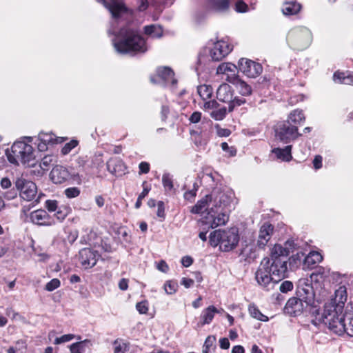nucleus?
Here are the masks:
<instances>
[{"label": "nucleus", "instance_id": "13", "mask_svg": "<svg viewBox=\"0 0 353 353\" xmlns=\"http://www.w3.org/2000/svg\"><path fill=\"white\" fill-rule=\"evenodd\" d=\"M256 279L258 283L267 290H270L275 283L279 282L274 279V276L268 269V266L262 265V262L256 272Z\"/></svg>", "mask_w": 353, "mask_h": 353}, {"label": "nucleus", "instance_id": "24", "mask_svg": "<svg viewBox=\"0 0 353 353\" xmlns=\"http://www.w3.org/2000/svg\"><path fill=\"white\" fill-rule=\"evenodd\" d=\"M208 6L215 12H225L230 8V0H208Z\"/></svg>", "mask_w": 353, "mask_h": 353}, {"label": "nucleus", "instance_id": "39", "mask_svg": "<svg viewBox=\"0 0 353 353\" xmlns=\"http://www.w3.org/2000/svg\"><path fill=\"white\" fill-rule=\"evenodd\" d=\"M227 114V109L225 107H223L219 109H216L210 113L212 118L216 121L223 120Z\"/></svg>", "mask_w": 353, "mask_h": 353}, {"label": "nucleus", "instance_id": "5", "mask_svg": "<svg viewBox=\"0 0 353 353\" xmlns=\"http://www.w3.org/2000/svg\"><path fill=\"white\" fill-rule=\"evenodd\" d=\"M17 190L12 188L10 191L5 193V197L7 199H12L17 196V191L19 192L20 197L27 201H33L34 203H38L42 194L37 196V187L32 181L23 177L17 178L14 182Z\"/></svg>", "mask_w": 353, "mask_h": 353}, {"label": "nucleus", "instance_id": "46", "mask_svg": "<svg viewBox=\"0 0 353 353\" xmlns=\"http://www.w3.org/2000/svg\"><path fill=\"white\" fill-rule=\"evenodd\" d=\"M80 192V190L77 187L68 188L64 191L65 195L69 199L77 197Z\"/></svg>", "mask_w": 353, "mask_h": 353}, {"label": "nucleus", "instance_id": "63", "mask_svg": "<svg viewBox=\"0 0 353 353\" xmlns=\"http://www.w3.org/2000/svg\"><path fill=\"white\" fill-rule=\"evenodd\" d=\"M0 185L1 188L6 190L10 188L12 186V182L8 177H3L0 181Z\"/></svg>", "mask_w": 353, "mask_h": 353}, {"label": "nucleus", "instance_id": "60", "mask_svg": "<svg viewBox=\"0 0 353 353\" xmlns=\"http://www.w3.org/2000/svg\"><path fill=\"white\" fill-rule=\"evenodd\" d=\"M157 215L158 217L163 218V219L165 218V214L164 203L161 201H159L157 203Z\"/></svg>", "mask_w": 353, "mask_h": 353}, {"label": "nucleus", "instance_id": "1", "mask_svg": "<svg viewBox=\"0 0 353 353\" xmlns=\"http://www.w3.org/2000/svg\"><path fill=\"white\" fill-rule=\"evenodd\" d=\"M319 305L315 300L313 287L307 281H299L296 296L289 299L284 311L290 316H296L305 313L312 316L319 314Z\"/></svg>", "mask_w": 353, "mask_h": 353}, {"label": "nucleus", "instance_id": "26", "mask_svg": "<svg viewBox=\"0 0 353 353\" xmlns=\"http://www.w3.org/2000/svg\"><path fill=\"white\" fill-rule=\"evenodd\" d=\"M330 270L322 266H319L315 268L314 272L310 275L311 281L315 283H321L325 279L329 277Z\"/></svg>", "mask_w": 353, "mask_h": 353}, {"label": "nucleus", "instance_id": "33", "mask_svg": "<svg viewBox=\"0 0 353 353\" xmlns=\"http://www.w3.org/2000/svg\"><path fill=\"white\" fill-rule=\"evenodd\" d=\"M197 92L201 98L205 101L211 98L213 93V89L210 85H201L197 87Z\"/></svg>", "mask_w": 353, "mask_h": 353}, {"label": "nucleus", "instance_id": "11", "mask_svg": "<svg viewBox=\"0 0 353 353\" xmlns=\"http://www.w3.org/2000/svg\"><path fill=\"white\" fill-rule=\"evenodd\" d=\"M109 10L112 17L118 19L123 14L128 13V9L125 6L123 0H97Z\"/></svg>", "mask_w": 353, "mask_h": 353}, {"label": "nucleus", "instance_id": "41", "mask_svg": "<svg viewBox=\"0 0 353 353\" xmlns=\"http://www.w3.org/2000/svg\"><path fill=\"white\" fill-rule=\"evenodd\" d=\"M55 212H56V213L54 214L55 217L59 221H62L65 219V217L69 214L70 209L68 208H66L64 206H61V207H59L58 209Z\"/></svg>", "mask_w": 353, "mask_h": 353}, {"label": "nucleus", "instance_id": "64", "mask_svg": "<svg viewBox=\"0 0 353 353\" xmlns=\"http://www.w3.org/2000/svg\"><path fill=\"white\" fill-rule=\"evenodd\" d=\"M157 268L159 271L164 273L168 272V271L169 270L168 265L163 260H161L158 263Z\"/></svg>", "mask_w": 353, "mask_h": 353}, {"label": "nucleus", "instance_id": "40", "mask_svg": "<svg viewBox=\"0 0 353 353\" xmlns=\"http://www.w3.org/2000/svg\"><path fill=\"white\" fill-rule=\"evenodd\" d=\"M216 338L214 336H208L204 343L202 353H209L211 348H214Z\"/></svg>", "mask_w": 353, "mask_h": 353}, {"label": "nucleus", "instance_id": "27", "mask_svg": "<svg viewBox=\"0 0 353 353\" xmlns=\"http://www.w3.org/2000/svg\"><path fill=\"white\" fill-rule=\"evenodd\" d=\"M301 5L296 1H287L284 3L282 12L284 15L290 16L296 14L300 12Z\"/></svg>", "mask_w": 353, "mask_h": 353}, {"label": "nucleus", "instance_id": "36", "mask_svg": "<svg viewBox=\"0 0 353 353\" xmlns=\"http://www.w3.org/2000/svg\"><path fill=\"white\" fill-rule=\"evenodd\" d=\"M210 61L209 57L207 54L200 52L198 56V60L196 62V71L197 74L199 75L200 72L203 70L206 63Z\"/></svg>", "mask_w": 353, "mask_h": 353}, {"label": "nucleus", "instance_id": "42", "mask_svg": "<svg viewBox=\"0 0 353 353\" xmlns=\"http://www.w3.org/2000/svg\"><path fill=\"white\" fill-rule=\"evenodd\" d=\"M228 112H232L236 107H239L245 103V99L243 98L234 97L232 98L230 101L228 102Z\"/></svg>", "mask_w": 353, "mask_h": 353}, {"label": "nucleus", "instance_id": "50", "mask_svg": "<svg viewBox=\"0 0 353 353\" xmlns=\"http://www.w3.org/2000/svg\"><path fill=\"white\" fill-rule=\"evenodd\" d=\"M248 6L243 0H238L235 3L234 10L237 12L243 13L248 11Z\"/></svg>", "mask_w": 353, "mask_h": 353}, {"label": "nucleus", "instance_id": "43", "mask_svg": "<svg viewBox=\"0 0 353 353\" xmlns=\"http://www.w3.org/2000/svg\"><path fill=\"white\" fill-rule=\"evenodd\" d=\"M178 288V283L174 281H168L164 284V290L168 294H174Z\"/></svg>", "mask_w": 353, "mask_h": 353}, {"label": "nucleus", "instance_id": "31", "mask_svg": "<svg viewBox=\"0 0 353 353\" xmlns=\"http://www.w3.org/2000/svg\"><path fill=\"white\" fill-rule=\"evenodd\" d=\"M323 256L317 252H312L307 255L304 259V265L307 268H312L316 263L321 262Z\"/></svg>", "mask_w": 353, "mask_h": 353}, {"label": "nucleus", "instance_id": "51", "mask_svg": "<svg viewBox=\"0 0 353 353\" xmlns=\"http://www.w3.org/2000/svg\"><path fill=\"white\" fill-rule=\"evenodd\" d=\"M84 345L83 342H77L72 343L70 348L71 353H83Z\"/></svg>", "mask_w": 353, "mask_h": 353}, {"label": "nucleus", "instance_id": "55", "mask_svg": "<svg viewBox=\"0 0 353 353\" xmlns=\"http://www.w3.org/2000/svg\"><path fill=\"white\" fill-rule=\"evenodd\" d=\"M279 289L281 292L286 293L293 289V283L290 281H285L281 284Z\"/></svg>", "mask_w": 353, "mask_h": 353}, {"label": "nucleus", "instance_id": "53", "mask_svg": "<svg viewBox=\"0 0 353 353\" xmlns=\"http://www.w3.org/2000/svg\"><path fill=\"white\" fill-rule=\"evenodd\" d=\"M199 224H201L202 226H204L203 228V230L201 231L199 234V237L203 241H206L207 240V233L209 230V229H208V224L207 223H205V221H201L199 222Z\"/></svg>", "mask_w": 353, "mask_h": 353}, {"label": "nucleus", "instance_id": "16", "mask_svg": "<svg viewBox=\"0 0 353 353\" xmlns=\"http://www.w3.org/2000/svg\"><path fill=\"white\" fill-rule=\"evenodd\" d=\"M274 230V226L272 224L265 223H264L259 230L257 247L260 249H263L268 241L271 239Z\"/></svg>", "mask_w": 353, "mask_h": 353}, {"label": "nucleus", "instance_id": "44", "mask_svg": "<svg viewBox=\"0 0 353 353\" xmlns=\"http://www.w3.org/2000/svg\"><path fill=\"white\" fill-rule=\"evenodd\" d=\"M162 183L165 190H171L173 189V181L170 174L165 173L163 174Z\"/></svg>", "mask_w": 353, "mask_h": 353}, {"label": "nucleus", "instance_id": "3", "mask_svg": "<svg viewBox=\"0 0 353 353\" xmlns=\"http://www.w3.org/2000/svg\"><path fill=\"white\" fill-rule=\"evenodd\" d=\"M287 257L288 252L281 245L275 244L271 249L270 259L264 258L261 261L262 265L268 266L276 281L288 276Z\"/></svg>", "mask_w": 353, "mask_h": 353}, {"label": "nucleus", "instance_id": "54", "mask_svg": "<svg viewBox=\"0 0 353 353\" xmlns=\"http://www.w3.org/2000/svg\"><path fill=\"white\" fill-rule=\"evenodd\" d=\"M285 245V247H283V248L288 252V256L289 255L290 252H293L294 250H295L298 247L297 244L295 243L293 239H288V241H286Z\"/></svg>", "mask_w": 353, "mask_h": 353}, {"label": "nucleus", "instance_id": "57", "mask_svg": "<svg viewBox=\"0 0 353 353\" xmlns=\"http://www.w3.org/2000/svg\"><path fill=\"white\" fill-rule=\"evenodd\" d=\"M74 337V336L71 334H64V335L61 336V337L56 338L54 340V344H60V343L70 341L72 339H73Z\"/></svg>", "mask_w": 353, "mask_h": 353}, {"label": "nucleus", "instance_id": "20", "mask_svg": "<svg viewBox=\"0 0 353 353\" xmlns=\"http://www.w3.org/2000/svg\"><path fill=\"white\" fill-rule=\"evenodd\" d=\"M228 81L236 87L242 96H250L252 94L251 85L241 79L238 76L228 77Z\"/></svg>", "mask_w": 353, "mask_h": 353}, {"label": "nucleus", "instance_id": "34", "mask_svg": "<svg viewBox=\"0 0 353 353\" xmlns=\"http://www.w3.org/2000/svg\"><path fill=\"white\" fill-rule=\"evenodd\" d=\"M248 311L251 316L261 321H268V317L263 314L259 308L254 305H249Z\"/></svg>", "mask_w": 353, "mask_h": 353}, {"label": "nucleus", "instance_id": "9", "mask_svg": "<svg viewBox=\"0 0 353 353\" xmlns=\"http://www.w3.org/2000/svg\"><path fill=\"white\" fill-rule=\"evenodd\" d=\"M274 132L276 139L284 143H290L302 136L299 132L298 126L293 125L290 120L278 123L275 126Z\"/></svg>", "mask_w": 353, "mask_h": 353}, {"label": "nucleus", "instance_id": "30", "mask_svg": "<svg viewBox=\"0 0 353 353\" xmlns=\"http://www.w3.org/2000/svg\"><path fill=\"white\" fill-rule=\"evenodd\" d=\"M287 120H290L293 125L298 126L305 121V117L302 110H294L290 112Z\"/></svg>", "mask_w": 353, "mask_h": 353}, {"label": "nucleus", "instance_id": "47", "mask_svg": "<svg viewBox=\"0 0 353 353\" xmlns=\"http://www.w3.org/2000/svg\"><path fill=\"white\" fill-rule=\"evenodd\" d=\"M78 145V141L72 140L67 143L61 149V153L64 155L68 154L70 151Z\"/></svg>", "mask_w": 353, "mask_h": 353}, {"label": "nucleus", "instance_id": "12", "mask_svg": "<svg viewBox=\"0 0 353 353\" xmlns=\"http://www.w3.org/2000/svg\"><path fill=\"white\" fill-rule=\"evenodd\" d=\"M239 70L247 77L255 78L263 71V67L259 63L254 61L241 58L239 61Z\"/></svg>", "mask_w": 353, "mask_h": 353}, {"label": "nucleus", "instance_id": "15", "mask_svg": "<svg viewBox=\"0 0 353 353\" xmlns=\"http://www.w3.org/2000/svg\"><path fill=\"white\" fill-rule=\"evenodd\" d=\"M232 48L224 41H219L214 43L210 50V57L212 61H220L225 58L230 52Z\"/></svg>", "mask_w": 353, "mask_h": 353}, {"label": "nucleus", "instance_id": "38", "mask_svg": "<svg viewBox=\"0 0 353 353\" xmlns=\"http://www.w3.org/2000/svg\"><path fill=\"white\" fill-rule=\"evenodd\" d=\"M38 138L39 141L46 143L49 145L57 143V137L52 133L41 132L39 133Z\"/></svg>", "mask_w": 353, "mask_h": 353}, {"label": "nucleus", "instance_id": "56", "mask_svg": "<svg viewBox=\"0 0 353 353\" xmlns=\"http://www.w3.org/2000/svg\"><path fill=\"white\" fill-rule=\"evenodd\" d=\"M46 208L49 212H55L58 209V202L56 200H46Z\"/></svg>", "mask_w": 353, "mask_h": 353}, {"label": "nucleus", "instance_id": "4", "mask_svg": "<svg viewBox=\"0 0 353 353\" xmlns=\"http://www.w3.org/2000/svg\"><path fill=\"white\" fill-rule=\"evenodd\" d=\"M345 317L342 312L339 313L335 306L328 305L325 306L323 313L320 312L315 315L314 319L312 320L314 324L323 323L333 332L341 335L344 333V322Z\"/></svg>", "mask_w": 353, "mask_h": 353}, {"label": "nucleus", "instance_id": "10", "mask_svg": "<svg viewBox=\"0 0 353 353\" xmlns=\"http://www.w3.org/2000/svg\"><path fill=\"white\" fill-rule=\"evenodd\" d=\"M150 81L154 84H160L163 86H170L173 90L177 83L174 78V71L169 67H160L157 70V76L151 77Z\"/></svg>", "mask_w": 353, "mask_h": 353}, {"label": "nucleus", "instance_id": "19", "mask_svg": "<svg viewBox=\"0 0 353 353\" xmlns=\"http://www.w3.org/2000/svg\"><path fill=\"white\" fill-rule=\"evenodd\" d=\"M107 170L112 174L118 176L125 174L126 166L119 158H112L106 163Z\"/></svg>", "mask_w": 353, "mask_h": 353}, {"label": "nucleus", "instance_id": "49", "mask_svg": "<svg viewBox=\"0 0 353 353\" xmlns=\"http://www.w3.org/2000/svg\"><path fill=\"white\" fill-rule=\"evenodd\" d=\"M60 286V281L58 279H53L46 285L45 290L52 292Z\"/></svg>", "mask_w": 353, "mask_h": 353}, {"label": "nucleus", "instance_id": "52", "mask_svg": "<svg viewBox=\"0 0 353 353\" xmlns=\"http://www.w3.org/2000/svg\"><path fill=\"white\" fill-rule=\"evenodd\" d=\"M136 308L140 314H146L148 311V303L147 301L139 302L136 305Z\"/></svg>", "mask_w": 353, "mask_h": 353}, {"label": "nucleus", "instance_id": "48", "mask_svg": "<svg viewBox=\"0 0 353 353\" xmlns=\"http://www.w3.org/2000/svg\"><path fill=\"white\" fill-rule=\"evenodd\" d=\"M53 161V157L50 155L45 156L40 163V166L43 170H48Z\"/></svg>", "mask_w": 353, "mask_h": 353}, {"label": "nucleus", "instance_id": "45", "mask_svg": "<svg viewBox=\"0 0 353 353\" xmlns=\"http://www.w3.org/2000/svg\"><path fill=\"white\" fill-rule=\"evenodd\" d=\"M348 323L344 322V333H347L350 336H353V317H345Z\"/></svg>", "mask_w": 353, "mask_h": 353}, {"label": "nucleus", "instance_id": "21", "mask_svg": "<svg viewBox=\"0 0 353 353\" xmlns=\"http://www.w3.org/2000/svg\"><path fill=\"white\" fill-rule=\"evenodd\" d=\"M212 192H214V194L212 195V199H214L216 207L218 205L219 207H225L230 203L232 198V193L231 192H219L215 190Z\"/></svg>", "mask_w": 353, "mask_h": 353}, {"label": "nucleus", "instance_id": "23", "mask_svg": "<svg viewBox=\"0 0 353 353\" xmlns=\"http://www.w3.org/2000/svg\"><path fill=\"white\" fill-rule=\"evenodd\" d=\"M218 312L219 310L214 305H210L204 309L200 316V321L198 323V326L202 327L206 324H210L213 320L215 314Z\"/></svg>", "mask_w": 353, "mask_h": 353}, {"label": "nucleus", "instance_id": "32", "mask_svg": "<svg viewBox=\"0 0 353 353\" xmlns=\"http://www.w3.org/2000/svg\"><path fill=\"white\" fill-rule=\"evenodd\" d=\"M144 32L152 38H160L163 35L161 27L154 24L145 26Z\"/></svg>", "mask_w": 353, "mask_h": 353}, {"label": "nucleus", "instance_id": "61", "mask_svg": "<svg viewBox=\"0 0 353 353\" xmlns=\"http://www.w3.org/2000/svg\"><path fill=\"white\" fill-rule=\"evenodd\" d=\"M201 119V112L196 111L194 112L189 118V121L192 123H197Z\"/></svg>", "mask_w": 353, "mask_h": 353}, {"label": "nucleus", "instance_id": "25", "mask_svg": "<svg viewBox=\"0 0 353 353\" xmlns=\"http://www.w3.org/2000/svg\"><path fill=\"white\" fill-rule=\"evenodd\" d=\"M292 145H288L283 148H276L272 150V152L276 155L277 159L283 161H290L292 159Z\"/></svg>", "mask_w": 353, "mask_h": 353}, {"label": "nucleus", "instance_id": "7", "mask_svg": "<svg viewBox=\"0 0 353 353\" xmlns=\"http://www.w3.org/2000/svg\"><path fill=\"white\" fill-rule=\"evenodd\" d=\"M312 41V34L305 26H296L288 33V46L294 50H303L308 48Z\"/></svg>", "mask_w": 353, "mask_h": 353}, {"label": "nucleus", "instance_id": "22", "mask_svg": "<svg viewBox=\"0 0 353 353\" xmlns=\"http://www.w3.org/2000/svg\"><path fill=\"white\" fill-rule=\"evenodd\" d=\"M216 98L223 103H228L233 98V90L227 83H222L216 90Z\"/></svg>", "mask_w": 353, "mask_h": 353}, {"label": "nucleus", "instance_id": "29", "mask_svg": "<svg viewBox=\"0 0 353 353\" xmlns=\"http://www.w3.org/2000/svg\"><path fill=\"white\" fill-rule=\"evenodd\" d=\"M214 194V192H212L211 194H208L204 198L198 201L197 203L192 208L191 212L193 214H200L202 212L208 202L212 201V195Z\"/></svg>", "mask_w": 353, "mask_h": 353}, {"label": "nucleus", "instance_id": "28", "mask_svg": "<svg viewBox=\"0 0 353 353\" xmlns=\"http://www.w3.org/2000/svg\"><path fill=\"white\" fill-rule=\"evenodd\" d=\"M333 79L335 82L353 85V73L336 72Z\"/></svg>", "mask_w": 353, "mask_h": 353}, {"label": "nucleus", "instance_id": "18", "mask_svg": "<svg viewBox=\"0 0 353 353\" xmlns=\"http://www.w3.org/2000/svg\"><path fill=\"white\" fill-rule=\"evenodd\" d=\"M50 175L52 182L56 184H61L70 177V173L67 168L59 165L52 168Z\"/></svg>", "mask_w": 353, "mask_h": 353}, {"label": "nucleus", "instance_id": "8", "mask_svg": "<svg viewBox=\"0 0 353 353\" xmlns=\"http://www.w3.org/2000/svg\"><path fill=\"white\" fill-rule=\"evenodd\" d=\"M11 151L14 155L13 157L11 155L8 156V159L11 163H18L16 159H18L21 163L28 167H32L37 163L34 149L29 144L21 141L14 143L11 147Z\"/></svg>", "mask_w": 353, "mask_h": 353}, {"label": "nucleus", "instance_id": "59", "mask_svg": "<svg viewBox=\"0 0 353 353\" xmlns=\"http://www.w3.org/2000/svg\"><path fill=\"white\" fill-rule=\"evenodd\" d=\"M221 148L223 151L228 152L229 156L230 157H234L236 154V150L233 147H229L226 142H223L221 143Z\"/></svg>", "mask_w": 353, "mask_h": 353}, {"label": "nucleus", "instance_id": "6", "mask_svg": "<svg viewBox=\"0 0 353 353\" xmlns=\"http://www.w3.org/2000/svg\"><path fill=\"white\" fill-rule=\"evenodd\" d=\"M210 243L213 247L219 245L223 252H229L234 249L239 241L237 232L234 230H216L210 233Z\"/></svg>", "mask_w": 353, "mask_h": 353}, {"label": "nucleus", "instance_id": "35", "mask_svg": "<svg viewBox=\"0 0 353 353\" xmlns=\"http://www.w3.org/2000/svg\"><path fill=\"white\" fill-rule=\"evenodd\" d=\"M228 221V216L224 213L219 214L217 216L214 217L210 225L208 226V229L215 228L218 226L225 225Z\"/></svg>", "mask_w": 353, "mask_h": 353}, {"label": "nucleus", "instance_id": "58", "mask_svg": "<svg viewBox=\"0 0 353 353\" xmlns=\"http://www.w3.org/2000/svg\"><path fill=\"white\" fill-rule=\"evenodd\" d=\"M217 135L220 137H227L231 134V131L229 129L221 128L219 124L216 125Z\"/></svg>", "mask_w": 353, "mask_h": 353}, {"label": "nucleus", "instance_id": "62", "mask_svg": "<svg viewBox=\"0 0 353 353\" xmlns=\"http://www.w3.org/2000/svg\"><path fill=\"white\" fill-rule=\"evenodd\" d=\"M139 174H147L150 171V164L147 162H141L139 165Z\"/></svg>", "mask_w": 353, "mask_h": 353}, {"label": "nucleus", "instance_id": "17", "mask_svg": "<svg viewBox=\"0 0 353 353\" xmlns=\"http://www.w3.org/2000/svg\"><path fill=\"white\" fill-rule=\"evenodd\" d=\"M30 219L33 223L37 225H51L54 224L53 219L44 210H37L31 212Z\"/></svg>", "mask_w": 353, "mask_h": 353}, {"label": "nucleus", "instance_id": "37", "mask_svg": "<svg viewBox=\"0 0 353 353\" xmlns=\"http://www.w3.org/2000/svg\"><path fill=\"white\" fill-rule=\"evenodd\" d=\"M236 70V67L235 65L230 63H223L218 66L216 69V73L225 74L228 72H230L234 74Z\"/></svg>", "mask_w": 353, "mask_h": 353}, {"label": "nucleus", "instance_id": "14", "mask_svg": "<svg viewBox=\"0 0 353 353\" xmlns=\"http://www.w3.org/2000/svg\"><path fill=\"white\" fill-rule=\"evenodd\" d=\"M100 255L90 248H83L79 251V261L85 269L94 266Z\"/></svg>", "mask_w": 353, "mask_h": 353}, {"label": "nucleus", "instance_id": "2", "mask_svg": "<svg viewBox=\"0 0 353 353\" xmlns=\"http://www.w3.org/2000/svg\"><path fill=\"white\" fill-rule=\"evenodd\" d=\"M108 33L115 36L112 39V43L116 51L120 54L134 55L144 53L148 50L145 41L137 30L125 27L121 28L117 34L110 30Z\"/></svg>", "mask_w": 353, "mask_h": 353}]
</instances>
